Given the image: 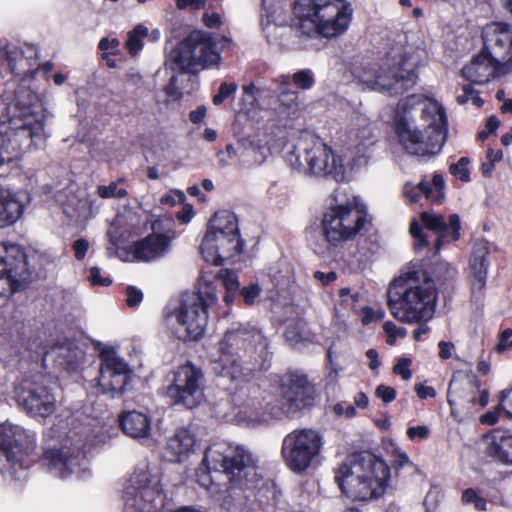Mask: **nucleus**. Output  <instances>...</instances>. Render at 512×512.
<instances>
[{
    "mask_svg": "<svg viewBox=\"0 0 512 512\" xmlns=\"http://www.w3.org/2000/svg\"><path fill=\"white\" fill-rule=\"evenodd\" d=\"M217 157H218V163H219L220 167L228 166L234 158L238 159L237 145L236 146H234L232 144L226 145L225 150L219 151L217 153Z\"/></svg>",
    "mask_w": 512,
    "mask_h": 512,
    "instance_id": "8fccbe9b",
    "label": "nucleus"
},
{
    "mask_svg": "<svg viewBox=\"0 0 512 512\" xmlns=\"http://www.w3.org/2000/svg\"><path fill=\"white\" fill-rule=\"evenodd\" d=\"M220 277L222 278L223 284L228 292H235L239 286L237 276L233 271L222 270L220 271Z\"/></svg>",
    "mask_w": 512,
    "mask_h": 512,
    "instance_id": "603ef678",
    "label": "nucleus"
},
{
    "mask_svg": "<svg viewBox=\"0 0 512 512\" xmlns=\"http://www.w3.org/2000/svg\"><path fill=\"white\" fill-rule=\"evenodd\" d=\"M422 223L431 231L437 234L435 241V253H438L444 242L457 241L460 237V218L457 214L449 216L448 223L440 214L422 212L420 215Z\"/></svg>",
    "mask_w": 512,
    "mask_h": 512,
    "instance_id": "a878e982",
    "label": "nucleus"
},
{
    "mask_svg": "<svg viewBox=\"0 0 512 512\" xmlns=\"http://www.w3.org/2000/svg\"><path fill=\"white\" fill-rule=\"evenodd\" d=\"M292 80L298 88L303 90H309L315 84L314 75L310 69H302L294 73Z\"/></svg>",
    "mask_w": 512,
    "mask_h": 512,
    "instance_id": "c03bdc74",
    "label": "nucleus"
},
{
    "mask_svg": "<svg viewBox=\"0 0 512 512\" xmlns=\"http://www.w3.org/2000/svg\"><path fill=\"white\" fill-rule=\"evenodd\" d=\"M486 454L494 461L512 466V433L494 429L485 435Z\"/></svg>",
    "mask_w": 512,
    "mask_h": 512,
    "instance_id": "cd10ccee",
    "label": "nucleus"
},
{
    "mask_svg": "<svg viewBox=\"0 0 512 512\" xmlns=\"http://www.w3.org/2000/svg\"><path fill=\"white\" fill-rule=\"evenodd\" d=\"M143 35L144 34H129L125 44L130 55L134 56L142 50L144 44L141 36Z\"/></svg>",
    "mask_w": 512,
    "mask_h": 512,
    "instance_id": "6e6d98bb",
    "label": "nucleus"
},
{
    "mask_svg": "<svg viewBox=\"0 0 512 512\" xmlns=\"http://www.w3.org/2000/svg\"><path fill=\"white\" fill-rule=\"evenodd\" d=\"M143 300V293L141 290L134 286L126 288V304L127 306L134 308L137 307Z\"/></svg>",
    "mask_w": 512,
    "mask_h": 512,
    "instance_id": "5fc2aeb1",
    "label": "nucleus"
},
{
    "mask_svg": "<svg viewBox=\"0 0 512 512\" xmlns=\"http://www.w3.org/2000/svg\"><path fill=\"white\" fill-rule=\"evenodd\" d=\"M242 249L243 242L239 237L235 214L229 211L215 213L200 245L203 259L219 266L240 254Z\"/></svg>",
    "mask_w": 512,
    "mask_h": 512,
    "instance_id": "4468645a",
    "label": "nucleus"
},
{
    "mask_svg": "<svg viewBox=\"0 0 512 512\" xmlns=\"http://www.w3.org/2000/svg\"><path fill=\"white\" fill-rule=\"evenodd\" d=\"M427 122L425 132L414 127L406 119H399L396 131L400 142L411 154L425 155L439 151L446 141L447 120L443 107L436 101L428 102L422 110Z\"/></svg>",
    "mask_w": 512,
    "mask_h": 512,
    "instance_id": "9d476101",
    "label": "nucleus"
},
{
    "mask_svg": "<svg viewBox=\"0 0 512 512\" xmlns=\"http://www.w3.org/2000/svg\"><path fill=\"white\" fill-rule=\"evenodd\" d=\"M216 301L215 287L201 278L198 291L182 293L177 305L168 313L166 321L171 332L183 341L200 339L208 321L207 309Z\"/></svg>",
    "mask_w": 512,
    "mask_h": 512,
    "instance_id": "0eeeda50",
    "label": "nucleus"
},
{
    "mask_svg": "<svg viewBox=\"0 0 512 512\" xmlns=\"http://www.w3.org/2000/svg\"><path fill=\"white\" fill-rule=\"evenodd\" d=\"M35 446V435L17 425H0V472L12 480L26 477L25 462Z\"/></svg>",
    "mask_w": 512,
    "mask_h": 512,
    "instance_id": "2eb2a0df",
    "label": "nucleus"
},
{
    "mask_svg": "<svg viewBox=\"0 0 512 512\" xmlns=\"http://www.w3.org/2000/svg\"><path fill=\"white\" fill-rule=\"evenodd\" d=\"M410 234L414 238V247L416 250H421L428 245L427 235L423 232L421 226L416 220L410 223Z\"/></svg>",
    "mask_w": 512,
    "mask_h": 512,
    "instance_id": "49530a36",
    "label": "nucleus"
},
{
    "mask_svg": "<svg viewBox=\"0 0 512 512\" xmlns=\"http://www.w3.org/2000/svg\"><path fill=\"white\" fill-rule=\"evenodd\" d=\"M293 12L296 19L289 25L293 29L343 32L351 21L352 8L341 0H296Z\"/></svg>",
    "mask_w": 512,
    "mask_h": 512,
    "instance_id": "9b49d317",
    "label": "nucleus"
},
{
    "mask_svg": "<svg viewBox=\"0 0 512 512\" xmlns=\"http://www.w3.org/2000/svg\"><path fill=\"white\" fill-rule=\"evenodd\" d=\"M24 209L23 196L10 190H0V227L15 223Z\"/></svg>",
    "mask_w": 512,
    "mask_h": 512,
    "instance_id": "f704fd0d",
    "label": "nucleus"
},
{
    "mask_svg": "<svg viewBox=\"0 0 512 512\" xmlns=\"http://www.w3.org/2000/svg\"><path fill=\"white\" fill-rule=\"evenodd\" d=\"M351 146L360 155H365L371 146L374 144V135L372 128L368 124L359 126L357 129L350 131Z\"/></svg>",
    "mask_w": 512,
    "mask_h": 512,
    "instance_id": "4c0bfd02",
    "label": "nucleus"
},
{
    "mask_svg": "<svg viewBox=\"0 0 512 512\" xmlns=\"http://www.w3.org/2000/svg\"><path fill=\"white\" fill-rule=\"evenodd\" d=\"M97 386L100 393L110 398L122 395L131 379L128 364L113 350L103 351L100 355Z\"/></svg>",
    "mask_w": 512,
    "mask_h": 512,
    "instance_id": "6ab92c4d",
    "label": "nucleus"
},
{
    "mask_svg": "<svg viewBox=\"0 0 512 512\" xmlns=\"http://www.w3.org/2000/svg\"><path fill=\"white\" fill-rule=\"evenodd\" d=\"M334 479L348 498L367 501L384 494L390 469L384 460L370 452L354 453L336 468Z\"/></svg>",
    "mask_w": 512,
    "mask_h": 512,
    "instance_id": "20e7f679",
    "label": "nucleus"
},
{
    "mask_svg": "<svg viewBox=\"0 0 512 512\" xmlns=\"http://www.w3.org/2000/svg\"><path fill=\"white\" fill-rule=\"evenodd\" d=\"M169 246L168 237L162 234H152L134 244V257L139 261H152L163 256Z\"/></svg>",
    "mask_w": 512,
    "mask_h": 512,
    "instance_id": "473e14b6",
    "label": "nucleus"
},
{
    "mask_svg": "<svg viewBox=\"0 0 512 512\" xmlns=\"http://www.w3.org/2000/svg\"><path fill=\"white\" fill-rule=\"evenodd\" d=\"M375 394L385 404L392 402L396 397L395 389L386 385H379L375 390Z\"/></svg>",
    "mask_w": 512,
    "mask_h": 512,
    "instance_id": "bf43d9fd",
    "label": "nucleus"
},
{
    "mask_svg": "<svg viewBox=\"0 0 512 512\" xmlns=\"http://www.w3.org/2000/svg\"><path fill=\"white\" fill-rule=\"evenodd\" d=\"M203 21L209 29H220L221 28V17L218 13H205L203 15Z\"/></svg>",
    "mask_w": 512,
    "mask_h": 512,
    "instance_id": "69168bd1",
    "label": "nucleus"
},
{
    "mask_svg": "<svg viewBox=\"0 0 512 512\" xmlns=\"http://www.w3.org/2000/svg\"><path fill=\"white\" fill-rule=\"evenodd\" d=\"M322 435L314 429H295L282 442L281 455L294 473L305 472L318 457L323 447Z\"/></svg>",
    "mask_w": 512,
    "mask_h": 512,
    "instance_id": "dca6fc26",
    "label": "nucleus"
},
{
    "mask_svg": "<svg viewBox=\"0 0 512 512\" xmlns=\"http://www.w3.org/2000/svg\"><path fill=\"white\" fill-rule=\"evenodd\" d=\"M263 13L261 15V26L264 30H275L283 28L286 24V17L283 13L281 0H262Z\"/></svg>",
    "mask_w": 512,
    "mask_h": 512,
    "instance_id": "e433bc0d",
    "label": "nucleus"
},
{
    "mask_svg": "<svg viewBox=\"0 0 512 512\" xmlns=\"http://www.w3.org/2000/svg\"><path fill=\"white\" fill-rule=\"evenodd\" d=\"M18 405L33 416L46 417L56 407V399L47 386L42 383L25 380L15 389Z\"/></svg>",
    "mask_w": 512,
    "mask_h": 512,
    "instance_id": "412c9836",
    "label": "nucleus"
},
{
    "mask_svg": "<svg viewBox=\"0 0 512 512\" xmlns=\"http://www.w3.org/2000/svg\"><path fill=\"white\" fill-rule=\"evenodd\" d=\"M500 406L501 409L512 418V387L503 391L500 396Z\"/></svg>",
    "mask_w": 512,
    "mask_h": 512,
    "instance_id": "0e129e2a",
    "label": "nucleus"
},
{
    "mask_svg": "<svg viewBox=\"0 0 512 512\" xmlns=\"http://www.w3.org/2000/svg\"><path fill=\"white\" fill-rule=\"evenodd\" d=\"M160 496L157 485L151 484L150 473L141 469L130 478V485L125 490V501L129 507L139 512H149L155 507L154 502Z\"/></svg>",
    "mask_w": 512,
    "mask_h": 512,
    "instance_id": "5701e85b",
    "label": "nucleus"
},
{
    "mask_svg": "<svg viewBox=\"0 0 512 512\" xmlns=\"http://www.w3.org/2000/svg\"><path fill=\"white\" fill-rule=\"evenodd\" d=\"M211 471L226 475L229 490L250 489L259 479L252 455L225 442L214 443L207 448L202 465L196 470L197 482L205 489L212 485Z\"/></svg>",
    "mask_w": 512,
    "mask_h": 512,
    "instance_id": "423d86ee",
    "label": "nucleus"
},
{
    "mask_svg": "<svg viewBox=\"0 0 512 512\" xmlns=\"http://www.w3.org/2000/svg\"><path fill=\"white\" fill-rule=\"evenodd\" d=\"M229 43L230 40L224 34H187L177 44L169 41L166 50L179 70L196 73L203 68L218 65L220 51Z\"/></svg>",
    "mask_w": 512,
    "mask_h": 512,
    "instance_id": "1a4fd4ad",
    "label": "nucleus"
},
{
    "mask_svg": "<svg viewBox=\"0 0 512 512\" xmlns=\"http://www.w3.org/2000/svg\"><path fill=\"white\" fill-rule=\"evenodd\" d=\"M89 279L94 285L109 286L112 281L109 278H103L100 273V269L92 267L90 269Z\"/></svg>",
    "mask_w": 512,
    "mask_h": 512,
    "instance_id": "338daca9",
    "label": "nucleus"
},
{
    "mask_svg": "<svg viewBox=\"0 0 512 512\" xmlns=\"http://www.w3.org/2000/svg\"><path fill=\"white\" fill-rule=\"evenodd\" d=\"M197 443L193 431L189 428H181L168 440L167 447L176 456V461H182L183 457L194 452Z\"/></svg>",
    "mask_w": 512,
    "mask_h": 512,
    "instance_id": "c9c22d12",
    "label": "nucleus"
},
{
    "mask_svg": "<svg viewBox=\"0 0 512 512\" xmlns=\"http://www.w3.org/2000/svg\"><path fill=\"white\" fill-rule=\"evenodd\" d=\"M478 386L472 381H459L452 379L449 383L447 401L454 414L457 407L470 408L475 406Z\"/></svg>",
    "mask_w": 512,
    "mask_h": 512,
    "instance_id": "7c9ffc66",
    "label": "nucleus"
},
{
    "mask_svg": "<svg viewBox=\"0 0 512 512\" xmlns=\"http://www.w3.org/2000/svg\"><path fill=\"white\" fill-rule=\"evenodd\" d=\"M278 81L280 83V88H281V92H280V96H279L280 101L287 106H290L291 104L295 103L298 98V93L296 91H292L288 88L289 77L286 75L280 76Z\"/></svg>",
    "mask_w": 512,
    "mask_h": 512,
    "instance_id": "a18cd8bd",
    "label": "nucleus"
},
{
    "mask_svg": "<svg viewBox=\"0 0 512 512\" xmlns=\"http://www.w3.org/2000/svg\"><path fill=\"white\" fill-rule=\"evenodd\" d=\"M365 223V211L348 200L344 189H335L321 221L326 247L325 250H319V253L331 254L332 250L342 247L345 242L356 237Z\"/></svg>",
    "mask_w": 512,
    "mask_h": 512,
    "instance_id": "6e6552de",
    "label": "nucleus"
},
{
    "mask_svg": "<svg viewBox=\"0 0 512 512\" xmlns=\"http://www.w3.org/2000/svg\"><path fill=\"white\" fill-rule=\"evenodd\" d=\"M461 72L466 80L479 85L508 74L507 66L496 64L483 49L462 68Z\"/></svg>",
    "mask_w": 512,
    "mask_h": 512,
    "instance_id": "b1692460",
    "label": "nucleus"
},
{
    "mask_svg": "<svg viewBox=\"0 0 512 512\" xmlns=\"http://www.w3.org/2000/svg\"><path fill=\"white\" fill-rule=\"evenodd\" d=\"M238 161L241 166L261 165L267 156V149L254 136L243 137L237 141Z\"/></svg>",
    "mask_w": 512,
    "mask_h": 512,
    "instance_id": "72a5a7b5",
    "label": "nucleus"
},
{
    "mask_svg": "<svg viewBox=\"0 0 512 512\" xmlns=\"http://www.w3.org/2000/svg\"><path fill=\"white\" fill-rule=\"evenodd\" d=\"M461 502L464 505H473L476 511H488V501L473 488H467L462 492Z\"/></svg>",
    "mask_w": 512,
    "mask_h": 512,
    "instance_id": "58836bf2",
    "label": "nucleus"
},
{
    "mask_svg": "<svg viewBox=\"0 0 512 512\" xmlns=\"http://www.w3.org/2000/svg\"><path fill=\"white\" fill-rule=\"evenodd\" d=\"M468 101H472L477 107L483 104V100L478 96L473 87L470 84H465L462 87V94L457 96V102L459 104H465Z\"/></svg>",
    "mask_w": 512,
    "mask_h": 512,
    "instance_id": "de8ad7c7",
    "label": "nucleus"
},
{
    "mask_svg": "<svg viewBox=\"0 0 512 512\" xmlns=\"http://www.w3.org/2000/svg\"><path fill=\"white\" fill-rule=\"evenodd\" d=\"M285 339L292 347H296L300 342L307 341L309 335L304 332V326L301 323H295L287 326Z\"/></svg>",
    "mask_w": 512,
    "mask_h": 512,
    "instance_id": "a19ab883",
    "label": "nucleus"
},
{
    "mask_svg": "<svg viewBox=\"0 0 512 512\" xmlns=\"http://www.w3.org/2000/svg\"><path fill=\"white\" fill-rule=\"evenodd\" d=\"M411 364V360L408 358H400L396 365L394 366L393 370L396 374L400 375L403 380L407 381L411 378L412 373L409 369V366Z\"/></svg>",
    "mask_w": 512,
    "mask_h": 512,
    "instance_id": "13d9d810",
    "label": "nucleus"
},
{
    "mask_svg": "<svg viewBox=\"0 0 512 512\" xmlns=\"http://www.w3.org/2000/svg\"><path fill=\"white\" fill-rule=\"evenodd\" d=\"M119 41L116 38H103L99 43V49L103 55L115 54L118 50Z\"/></svg>",
    "mask_w": 512,
    "mask_h": 512,
    "instance_id": "680f3d73",
    "label": "nucleus"
},
{
    "mask_svg": "<svg viewBox=\"0 0 512 512\" xmlns=\"http://www.w3.org/2000/svg\"><path fill=\"white\" fill-rule=\"evenodd\" d=\"M37 58L38 50L31 44L10 47L5 40H0V76L3 72L27 76L33 72Z\"/></svg>",
    "mask_w": 512,
    "mask_h": 512,
    "instance_id": "4be33fe9",
    "label": "nucleus"
},
{
    "mask_svg": "<svg viewBox=\"0 0 512 512\" xmlns=\"http://www.w3.org/2000/svg\"><path fill=\"white\" fill-rule=\"evenodd\" d=\"M25 250L14 243H0V296L20 290L31 277Z\"/></svg>",
    "mask_w": 512,
    "mask_h": 512,
    "instance_id": "f3484780",
    "label": "nucleus"
},
{
    "mask_svg": "<svg viewBox=\"0 0 512 512\" xmlns=\"http://www.w3.org/2000/svg\"><path fill=\"white\" fill-rule=\"evenodd\" d=\"M512 348V328L505 329L500 337H499V343L496 347V350L499 353H502L508 349Z\"/></svg>",
    "mask_w": 512,
    "mask_h": 512,
    "instance_id": "052dcab7",
    "label": "nucleus"
},
{
    "mask_svg": "<svg viewBox=\"0 0 512 512\" xmlns=\"http://www.w3.org/2000/svg\"><path fill=\"white\" fill-rule=\"evenodd\" d=\"M236 399L241 401L239 417L250 424H255L264 420L265 412L275 418H281L310 406L313 401V387L304 374L291 372L281 379L279 399L275 403H263L266 397L255 384L248 385L246 391L241 389Z\"/></svg>",
    "mask_w": 512,
    "mask_h": 512,
    "instance_id": "f03ea898",
    "label": "nucleus"
},
{
    "mask_svg": "<svg viewBox=\"0 0 512 512\" xmlns=\"http://www.w3.org/2000/svg\"><path fill=\"white\" fill-rule=\"evenodd\" d=\"M54 352L57 354L58 359L63 358L68 366L74 365L76 363V353L72 351L70 348L62 346L55 349ZM59 363L61 365L64 364V362L61 360H59Z\"/></svg>",
    "mask_w": 512,
    "mask_h": 512,
    "instance_id": "4d7b16f0",
    "label": "nucleus"
},
{
    "mask_svg": "<svg viewBox=\"0 0 512 512\" xmlns=\"http://www.w3.org/2000/svg\"><path fill=\"white\" fill-rule=\"evenodd\" d=\"M483 50L491 56L496 64L507 66L512 70V34H481Z\"/></svg>",
    "mask_w": 512,
    "mask_h": 512,
    "instance_id": "c85d7f7f",
    "label": "nucleus"
},
{
    "mask_svg": "<svg viewBox=\"0 0 512 512\" xmlns=\"http://www.w3.org/2000/svg\"><path fill=\"white\" fill-rule=\"evenodd\" d=\"M261 288L258 284H250L241 289L240 293L246 304L251 305L255 302L256 298L260 295Z\"/></svg>",
    "mask_w": 512,
    "mask_h": 512,
    "instance_id": "864d4df0",
    "label": "nucleus"
},
{
    "mask_svg": "<svg viewBox=\"0 0 512 512\" xmlns=\"http://www.w3.org/2000/svg\"><path fill=\"white\" fill-rule=\"evenodd\" d=\"M383 330L387 335V343L394 345L397 340L398 327L392 321H386L383 324Z\"/></svg>",
    "mask_w": 512,
    "mask_h": 512,
    "instance_id": "774afa93",
    "label": "nucleus"
},
{
    "mask_svg": "<svg viewBox=\"0 0 512 512\" xmlns=\"http://www.w3.org/2000/svg\"><path fill=\"white\" fill-rule=\"evenodd\" d=\"M242 98L241 102L245 109L250 110L257 106L258 104V95L260 93L259 88H257L253 83L248 85H244L242 87Z\"/></svg>",
    "mask_w": 512,
    "mask_h": 512,
    "instance_id": "79ce46f5",
    "label": "nucleus"
},
{
    "mask_svg": "<svg viewBox=\"0 0 512 512\" xmlns=\"http://www.w3.org/2000/svg\"><path fill=\"white\" fill-rule=\"evenodd\" d=\"M429 428L425 425L414 426L407 429L409 439H426L429 436Z\"/></svg>",
    "mask_w": 512,
    "mask_h": 512,
    "instance_id": "e2e57ef3",
    "label": "nucleus"
},
{
    "mask_svg": "<svg viewBox=\"0 0 512 512\" xmlns=\"http://www.w3.org/2000/svg\"><path fill=\"white\" fill-rule=\"evenodd\" d=\"M437 300L434 280L422 270L403 272L387 290L390 313L402 323L428 322L435 314Z\"/></svg>",
    "mask_w": 512,
    "mask_h": 512,
    "instance_id": "7ed1b4c3",
    "label": "nucleus"
},
{
    "mask_svg": "<svg viewBox=\"0 0 512 512\" xmlns=\"http://www.w3.org/2000/svg\"><path fill=\"white\" fill-rule=\"evenodd\" d=\"M416 65V60L404 58L399 63L397 71L388 74L380 73L378 65L369 58H357L349 63L348 69L351 75L366 88L393 96L415 84Z\"/></svg>",
    "mask_w": 512,
    "mask_h": 512,
    "instance_id": "ddd939ff",
    "label": "nucleus"
},
{
    "mask_svg": "<svg viewBox=\"0 0 512 512\" xmlns=\"http://www.w3.org/2000/svg\"><path fill=\"white\" fill-rule=\"evenodd\" d=\"M385 317V311L383 309L374 310L371 307H363L362 308V323L364 325H368L372 322H377L382 320Z\"/></svg>",
    "mask_w": 512,
    "mask_h": 512,
    "instance_id": "3c124183",
    "label": "nucleus"
},
{
    "mask_svg": "<svg viewBox=\"0 0 512 512\" xmlns=\"http://www.w3.org/2000/svg\"><path fill=\"white\" fill-rule=\"evenodd\" d=\"M119 424L124 434L133 439H147L151 435V419L143 412H123L119 416Z\"/></svg>",
    "mask_w": 512,
    "mask_h": 512,
    "instance_id": "2f4dec72",
    "label": "nucleus"
},
{
    "mask_svg": "<svg viewBox=\"0 0 512 512\" xmlns=\"http://www.w3.org/2000/svg\"><path fill=\"white\" fill-rule=\"evenodd\" d=\"M336 34H274V38L267 37V42L279 45L283 52L292 51H319L324 48L331 36Z\"/></svg>",
    "mask_w": 512,
    "mask_h": 512,
    "instance_id": "393cba45",
    "label": "nucleus"
},
{
    "mask_svg": "<svg viewBox=\"0 0 512 512\" xmlns=\"http://www.w3.org/2000/svg\"><path fill=\"white\" fill-rule=\"evenodd\" d=\"M122 179L109 183L108 185H100L97 187V194L104 199L118 198L122 199L127 196L128 192L124 188H120L119 184Z\"/></svg>",
    "mask_w": 512,
    "mask_h": 512,
    "instance_id": "ea45409f",
    "label": "nucleus"
},
{
    "mask_svg": "<svg viewBox=\"0 0 512 512\" xmlns=\"http://www.w3.org/2000/svg\"><path fill=\"white\" fill-rule=\"evenodd\" d=\"M43 461L49 469L61 478L70 475L81 476L88 469L87 459L81 446L67 439L60 447L46 449Z\"/></svg>",
    "mask_w": 512,
    "mask_h": 512,
    "instance_id": "aec40b11",
    "label": "nucleus"
},
{
    "mask_svg": "<svg viewBox=\"0 0 512 512\" xmlns=\"http://www.w3.org/2000/svg\"><path fill=\"white\" fill-rule=\"evenodd\" d=\"M490 254V243L485 239L474 241L469 258V271L473 293H481L486 285Z\"/></svg>",
    "mask_w": 512,
    "mask_h": 512,
    "instance_id": "bb28decb",
    "label": "nucleus"
},
{
    "mask_svg": "<svg viewBox=\"0 0 512 512\" xmlns=\"http://www.w3.org/2000/svg\"><path fill=\"white\" fill-rule=\"evenodd\" d=\"M237 88H238V86L234 82L221 83L218 93L213 96V103L217 106L222 104L225 99L229 98L230 96H233L236 93Z\"/></svg>",
    "mask_w": 512,
    "mask_h": 512,
    "instance_id": "09e8293b",
    "label": "nucleus"
},
{
    "mask_svg": "<svg viewBox=\"0 0 512 512\" xmlns=\"http://www.w3.org/2000/svg\"><path fill=\"white\" fill-rule=\"evenodd\" d=\"M287 163L299 172L317 176H330L336 181L344 178V165L340 157L320 138L306 134L286 155Z\"/></svg>",
    "mask_w": 512,
    "mask_h": 512,
    "instance_id": "f8f14e48",
    "label": "nucleus"
},
{
    "mask_svg": "<svg viewBox=\"0 0 512 512\" xmlns=\"http://www.w3.org/2000/svg\"><path fill=\"white\" fill-rule=\"evenodd\" d=\"M222 352L213 370L232 381L250 380L268 369L271 353L267 338L256 327L239 328L225 334L219 344Z\"/></svg>",
    "mask_w": 512,
    "mask_h": 512,
    "instance_id": "f257e3e1",
    "label": "nucleus"
},
{
    "mask_svg": "<svg viewBox=\"0 0 512 512\" xmlns=\"http://www.w3.org/2000/svg\"><path fill=\"white\" fill-rule=\"evenodd\" d=\"M0 110L1 133L24 138L35 146L45 142V122L48 113L33 91L20 87L15 91L13 98L10 94H5L0 100Z\"/></svg>",
    "mask_w": 512,
    "mask_h": 512,
    "instance_id": "39448f33",
    "label": "nucleus"
},
{
    "mask_svg": "<svg viewBox=\"0 0 512 512\" xmlns=\"http://www.w3.org/2000/svg\"><path fill=\"white\" fill-rule=\"evenodd\" d=\"M204 375L200 368L187 363L177 368L166 394L173 404L192 409L203 399Z\"/></svg>",
    "mask_w": 512,
    "mask_h": 512,
    "instance_id": "a211bd4d",
    "label": "nucleus"
},
{
    "mask_svg": "<svg viewBox=\"0 0 512 512\" xmlns=\"http://www.w3.org/2000/svg\"><path fill=\"white\" fill-rule=\"evenodd\" d=\"M470 160L467 157H461L456 163L450 165V173L463 182L470 181V170L468 165Z\"/></svg>",
    "mask_w": 512,
    "mask_h": 512,
    "instance_id": "37998d69",
    "label": "nucleus"
},
{
    "mask_svg": "<svg viewBox=\"0 0 512 512\" xmlns=\"http://www.w3.org/2000/svg\"><path fill=\"white\" fill-rule=\"evenodd\" d=\"M444 179L440 174H434L432 182L422 180L417 185L410 182L403 186V194L410 203H417L422 195L431 203H440L444 198Z\"/></svg>",
    "mask_w": 512,
    "mask_h": 512,
    "instance_id": "c756f323",
    "label": "nucleus"
}]
</instances>
